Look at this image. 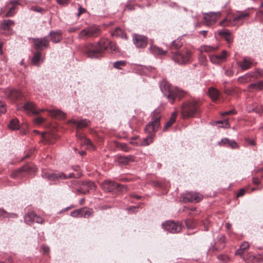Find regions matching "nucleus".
<instances>
[{"label":"nucleus","instance_id":"3c124183","mask_svg":"<svg viewBox=\"0 0 263 263\" xmlns=\"http://www.w3.org/2000/svg\"><path fill=\"white\" fill-rule=\"evenodd\" d=\"M14 7H12L9 9V11L6 13L5 16L7 17H11L14 15Z\"/></svg>","mask_w":263,"mask_h":263},{"label":"nucleus","instance_id":"393cba45","mask_svg":"<svg viewBox=\"0 0 263 263\" xmlns=\"http://www.w3.org/2000/svg\"><path fill=\"white\" fill-rule=\"evenodd\" d=\"M218 34L224 38L228 43H232L233 36L228 30H221L218 32Z\"/></svg>","mask_w":263,"mask_h":263},{"label":"nucleus","instance_id":"7c9ffc66","mask_svg":"<svg viewBox=\"0 0 263 263\" xmlns=\"http://www.w3.org/2000/svg\"><path fill=\"white\" fill-rule=\"evenodd\" d=\"M177 115V112L176 111H174L172 114L170 120L166 123L164 126V130L167 129L168 128L170 127L173 125V124L175 122L176 120Z\"/></svg>","mask_w":263,"mask_h":263},{"label":"nucleus","instance_id":"58836bf2","mask_svg":"<svg viewBox=\"0 0 263 263\" xmlns=\"http://www.w3.org/2000/svg\"><path fill=\"white\" fill-rule=\"evenodd\" d=\"M117 146L118 148L122 149L124 152H129L132 148L129 147L127 144L124 143H118L117 144Z\"/></svg>","mask_w":263,"mask_h":263},{"label":"nucleus","instance_id":"cd10ccee","mask_svg":"<svg viewBox=\"0 0 263 263\" xmlns=\"http://www.w3.org/2000/svg\"><path fill=\"white\" fill-rule=\"evenodd\" d=\"M249 15V13L246 12H240L237 14L233 16V20L234 22H241Z\"/></svg>","mask_w":263,"mask_h":263},{"label":"nucleus","instance_id":"2f4dec72","mask_svg":"<svg viewBox=\"0 0 263 263\" xmlns=\"http://www.w3.org/2000/svg\"><path fill=\"white\" fill-rule=\"evenodd\" d=\"M43 61V60L41 59V53L36 52L34 53L33 57L32 59V62L34 65L39 66L40 63L42 62Z\"/></svg>","mask_w":263,"mask_h":263},{"label":"nucleus","instance_id":"f03ea898","mask_svg":"<svg viewBox=\"0 0 263 263\" xmlns=\"http://www.w3.org/2000/svg\"><path fill=\"white\" fill-rule=\"evenodd\" d=\"M160 87L163 95L171 103H173L176 99L181 100L185 96V92L178 87H173L166 81L161 82Z\"/></svg>","mask_w":263,"mask_h":263},{"label":"nucleus","instance_id":"f3484780","mask_svg":"<svg viewBox=\"0 0 263 263\" xmlns=\"http://www.w3.org/2000/svg\"><path fill=\"white\" fill-rule=\"evenodd\" d=\"M100 43L103 44L104 47V51L109 49L110 52L113 53H117L119 52L118 48L114 42L106 39H102L100 40Z\"/></svg>","mask_w":263,"mask_h":263},{"label":"nucleus","instance_id":"13d9d810","mask_svg":"<svg viewBox=\"0 0 263 263\" xmlns=\"http://www.w3.org/2000/svg\"><path fill=\"white\" fill-rule=\"evenodd\" d=\"M43 253L44 254H48L49 253V248L46 246H43L42 247Z\"/></svg>","mask_w":263,"mask_h":263},{"label":"nucleus","instance_id":"4468645a","mask_svg":"<svg viewBox=\"0 0 263 263\" xmlns=\"http://www.w3.org/2000/svg\"><path fill=\"white\" fill-rule=\"evenodd\" d=\"M34 47L36 50L41 51L49 46V42L47 37L33 39Z\"/></svg>","mask_w":263,"mask_h":263},{"label":"nucleus","instance_id":"bb28decb","mask_svg":"<svg viewBox=\"0 0 263 263\" xmlns=\"http://www.w3.org/2000/svg\"><path fill=\"white\" fill-rule=\"evenodd\" d=\"M69 123H73L77 126L79 128H82L88 126L89 121L86 119H83L81 120H76L74 119H71L69 120Z\"/></svg>","mask_w":263,"mask_h":263},{"label":"nucleus","instance_id":"a878e982","mask_svg":"<svg viewBox=\"0 0 263 263\" xmlns=\"http://www.w3.org/2000/svg\"><path fill=\"white\" fill-rule=\"evenodd\" d=\"M49 35L51 41L54 43L60 42L62 39V32L60 31H51Z\"/></svg>","mask_w":263,"mask_h":263},{"label":"nucleus","instance_id":"f8f14e48","mask_svg":"<svg viewBox=\"0 0 263 263\" xmlns=\"http://www.w3.org/2000/svg\"><path fill=\"white\" fill-rule=\"evenodd\" d=\"M4 93L6 98L11 101H15L23 98L22 92L16 89L7 88Z\"/></svg>","mask_w":263,"mask_h":263},{"label":"nucleus","instance_id":"f257e3e1","mask_svg":"<svg viewBox=\"0 0 263 263\" xmlns=\"http://www.w3.org/2000/svg\"><path fill=\"white\" fill-rule=\"evenodd\" d=\"M160 110L155 109L152 115V120L145 126V131L149 135L146 138H144L142 145L147 146L153 142V135L152 133L156 132L160 126Z\"/></svg>","mask_w":263,"mask_h":263},{"label":"nucleus","instance_id":"a18cd8bd","mask_svg":"<svg viewBox=\"0 0 263 263\" xmlns=\"http://www.w3.org/2000/svg\"><path fill=\"white\" fill-rule=\"evenodd\" d=\"M182 45V43L179 40H176L172 42V46L177 49Z\"/></svg>","mask_w":263,"mask_h":263},{"label":"nucleus","instance_id":"774afa93","mask_svg":"<svg viewBox=\"0 0 263 263\" xmlns=\"http://www.w3.org/2000/svg\"><path fill=\"white\" fill-rule=\"evenodd\" d=\"M0 263H12V260L11 258H9L4 261H1Z\"/></svg>","mask_w":263,"mask_h":263},{"label":"nucleus","instance_id":"49530a36","mask_svg":"<svg viewBox=\"0 0 263 263\" xmlns=\"http://www.w3.org/2000/svg\"><path fill=\"white\" fill-rule=\"evenodd\" d=\"M217 258L224 262H227L230 260L229 257L226 255H219L217 256Z\"/></svg>","mask_w":263,"mask_h":263},{"label":"nucleus","instance_id":"4c0bfd02","mask_svg":"<svg viewBox=\"0 0 263 263\" xmlns=\"http://www.w3.org/2000/svg\"><path fill=\"white\" fill-rule=\"evenodd\" d=\"M252 78H258L263 77V70L260 69H256L253 71H251Z\"/></svg>","mask_w":263,"mask_h":263},{"label":"nucleus","instance_id":"412c9836","mask_svg":"<svg viewBox=\"0 0 263 263\" xmlns=\"http://www.w3.org/2000/svg\"><path fill=\"white\" fill-rule=\"evenodd\" d=\"M116 161L120 165H127L129 162L135 161V157L131 155L126 156H120L118 157Z\"/></svg>","mask_w":263,"mask_h":263},{"label":"nucleus","instance_id":"a19ab883","mask_svg":"<svg viewBox=\"0 0 263 263\" xmlns=\"http://www.w3.org/2000/svg\"><path fill=\"white\" fill-rule=\"evenodd\" d=\"M81 140L84 144L86 145L88 148H93V145L91 141L88 138L83 137L81 138Z\"/></svg>","mask_w":263,"mask_h":263},{"label":"nucleus","instance_id":"39448f33","mask_svg":"<svg viewBox=\"0 0 263 263\" xmlns=\"http://www.w3.org/2000/svg\"><path fill=\"white\" fill-rule=\"evenodd\" d=\"M192 52L190 50L183 49L181 50H177L172 52V60L180 65H184L190 62L191 58Z\"/></svg>","mask_w":263,"mask_h":263},{"label":"nucleus","instance_id":"e2e57ef3","mask_svg":"<svg viewBox=\"0 0 263 263\" xmlns=\"http://www.w3.org/2000/svg\"><path fill=\"white\" fill-rule=\"evenodd\" d=\"M224 73L226 76L231 77L233 74L234 71L232 69H229L225 71Z\"/></svg>","mask_w":263,"mask_h":263},{"label":"nucleus","instance_id":"4be33fe9","mask_svg":"<svg viewBox=\"0 0 263 263\" xmlns=\"http://www.w3.org/2000/svg\"><path fill=\"white\" fill-rule=\"evenodd\" d=\"M227 52L223 50L221 53L214 55L211 57V61L213 63L219 64L226 60Z\"/></svg>","mask_w":263,"mask_h":263},{"label":"nucleus","instance_id":"ea45409f","mask_svg":"<svg viewBox=\"0 0 263 263\" xmlns=\"http://www.w3.org/2000/svg\"><path fill=\"white\" fill-rule=\"evenodd\" d=\"M201 51H203L206 52L214 51L218 49L217 46H212L208 45H204L201 47Z\"/></svg>","mask_w":263,"mask_h":263},{"label":"nucleus","instance_id":"72a5a7b5","mask_svg":"<svg viewBox=\"0 0 263 263\" xmlns=\"http://www.w3.org/2000/svg\"><path fill=\"white\" fill-rule=\"evenodd\" d=\"M253 77L252 76V74H251V72H249L243 76L240 77L238 78V80L242 83H246L251 81V79Z\"/></svg>","mask_w":263,"mask_h":263},{"label":"nucleus","instance_id":"69168bd1","mask_svg":"<svg viewBox=\"0 0 263 263\" xmlns=\"http://www.w3.org/2000/svg\"><path fill=\"white\" fill-rule=\"evenodd\" d=\"M236 114V111L234 109H232L231 110H229L228 111H226L222 113V115H234Z\"/></svg>","mask_w":263,"mask_h":263},{"label":"nucleus","instance_id":"6e6552de","mask_svg":"<svg viewBox=\"0 0 263 263\" xmlns=\"http://www.w3.org/2000/svg\"><path fill=\"white\" fill-rule=\"evenodd\" d=\"M101 33V30L97 26L93 25L82 30L79 34V38L86 39L89 37L98 36Z\"/></svg>","mask_w":263,"mask_h":263},{"label":"nucleus","instance_id":"473e14b6","mask_svg":"<svg viewBox=\"0 0 263 263\" xmlns=\"http://www.w3.org/2000/svg\"><path fill=\"white\" fill-rule=\"evenodd\" d=\"M9 128L12 130H16L19 129L20 125L18 120L17 119H13L10 121L8 125Z\"/></svg>","mask_w":263,"mask_h":263},{"label":"nucleus","instance_id":"b1692460","mask_svg":"<svg viewBox=\"0 0 263 263\" xmlns=\"http://www.w3.org/2000/svg\"><path fill=\"white\" fill-rule=\"evenodd\" d=\"M221 145L229 147L231 148H236L238 147V144L234 140H229L228 138H224L221 139V141L219 142Z\"/></svg>","mask_w":263,"mask_h":263},{"label":"nucleus","instance_id":"864d4df0","mask_svg":"<svg viewBox=\"0 0 263 263\" xmlns=\"http://www.w3.org/2000/svg\"><path fill=\"white\" fill-rule=\"evenodd\" d=\"M34 219H33L34 222L38 223H42L44 221V219L42 217L37 216L35 213L34 214Z\"/></svg>","mask_w":263,"mask_h":263},{"label":"nucleus","instance_id":"7ed1b4c3","mask_svg":"<svg viewBox=\"0 0 263 263\" xmlns=\"http://www.w3.org/2000/svg\"><path fill=\"white\" fill-rule=\"evenodd\" d=\"M249 247V244L248 242H243L239 249L237 250L235 253L236 255L240 256L245 261L247 262H261L263 261V255L258 254L255 255L249 253L247 251V249Z\"/></svg>","mask_w":263,"mask_h":263},{"label":"nucleus","instance_id":"dca6fc26","mask_svg":"<svg viewBox=\"0 0 263 263\" xmlns=\"http://www.w3.org/2000/svg\"><path fill=\"white\" fill-rule=\"evenodd\" d=\"M100 185L105 191L107 192H111L115 187H118L122 192L125 191L126 189L125 186L120 185L116 182H101Z\"/></svg>","mask_w":263,"mask_h":263},{"label":"nucleus","instance_id":"603ef678","mask_svg":"<svg viewBox=\"0 0 263 263\" xmlns=\"http://www.w3.org/2000/svg\"><path fill=\"white\" fill-rule=\"evenodd\" d=\"M256 105V103H252L251 104L248 105L246 107V110L248 112H254V107H255V106Z\"/></svg>","mask_w":263,"mask_h":263},{"label":"nucleus","instance_id":"8fccbe9b","mask_svg":"<svg viewBox=\"0 0 263 263\" xmlns=\"http://www.w3.org/2000/svg\"><path fill=\"white\" fill-rule=\"evenodd\" d=\"M217 124H219V126L221 127L227 128L229 126L228 121L227 120L224 121H218Z\"/></svg>","mask_w":263,"mask_h":263},{"label":"nucleus","instance_id":"052dcab7","mask_svg":"<svg viewBox=\"0 0 263 263\" xmlns=\"http://www.w3.org/2000/svg\"><path fill=\"white\" fill-rule=\"evenodd\" d=\"M8 213L4 209H0V217H7L8 216Z\"/></svg>","mask_w":263,"mask_h":263},{"label":"nucleus","instance_id":"de8ad7c7","mask_svg":"<svg viewBox=\"0 0 263 263\" xmlns=\"http://www.w3.org/2000/svg\"><path fill=\"white\" fill-rule=\"evenodd\" d=\"M253 182L254 184V186L251 188V191H254L256 190H259L262 187V186L260 185V182L256 181V182Z\"/></svg>","mask_w":263,"mask_h":263},{"label":"nucleus","instance_id":"9d476101","mask_svg":"<svg viewBox=\"0 0 263 263\" xmlns=\"http://www.w3.org/2000/svg\"><path fill=\"white\" fill-rule=\"evenodd\" d=\"M203 199L202 195L199 193L190 192L183 194L181 197V201L183 202H200Z\"/></svg>","mask_w":263,"mask_h":263},{"label":"nucleus","instance_id":"aec40b11","mask_svg":"<svg viewBox=\"0 0 263 263\" xmlns=\"http://www.w3.org/2000/svg\"><path fill=\"white\" fill-rule=\"evenodd\" d=\"M39 112V114L41 112H43L45 110L48 111L49 114L53 117L58 118L60 119H64L65 118V114L64 112L62 111L61 110L59 109H40L39 110H37Z\"/></svg>","mask_w":263,"mask_h":263},{"label":"nucleus","instance_id":"0e129e2a","mask_svg":"<svg viewBox=\"0 0 263 263\" xmlns=\"http://www.w3.org/2000/svg\"><path fill=\"white\" fill-rule=\"evenodd\" d=\"M69 0H57L58 4L61 5H66L68 3Z\"/></svg>","mask_w":263,"mask_h":263},{"label":"nucleus","instance_id":"ddd939ff","mask_svg":"<svg viewBox=\"0 0 263 263\" xmlns=\"http://www.w3.org/2000/svg\"><path fill=\"white\" fill-rule=\"evenodd\" d=\"M163 228L172 233H177L181 231L182 227L180 223L174 221H168L163 223Z\"/></svg>","mask_w":263,"mask_h":263},{"label":"nucleus","instance_id":"09e8293b","mask_svg":"<svg viewBox=\"0 0 263 263\" xmlns=\"http://www.w3.org/2000/svg\"><path fill=\"white\" fill-rule=\"evenodd\" d=\"M254 112L257 114H261L263 112V106L261 105H257L256 104L255 107H254Z\"/></svg>","mask_w":263,"mask_h":263},{"label":"nucleus","instance_id":"9b49d317","mask_svg":"<svg viewBox=\"0 0 263 263\" xmlns=\"http://www.w3.org/2000/svg\"><path fill=\"white\" fill-rule=\"evenodd\" d=\"M220 12H210L203 14V24L207 26L214 25L221 17Z\"/></svg>","mask_w":263,"mask_h":263},{"label":"nucleus","instance_id":"bf43d9fd","mask_svg":"<svg viewBox=\"0 0 263 263\" xmlns=\"http://www.w3.org/2000/svg\"><path fill=\"white\" fill-rule=\"evenodd\" d=\"M85 11V9L82 8L81 6H80L78 8V12L77 14V16L79 17L81 14L84 13Z\"/></svg>","mask_w":263,"mask_h":263},{"label":"nucleus","instance_id":"423d86ee","mask_svg":"<svg viewBox=\"0 0 263 263\" xmlns=\"http://www.w3.org/2000/svg\"><path fill=\"white\" fill-rule=\"evenodd\" d=\"M87 55L90 58H97L104 51V47L100 41L94 43H87L85 46Z\"/></svg>","mask_w":263,"mask_h":263},{"label":"nucleus","instance_id":"f704fd0d","mask_svg":"<svg viewBox=\"0 0 263 263\" xmlns=\"http://www.w3.org/2000/svg\"><path fill=\"white\" fill-rule=\"evenodd\" d=\"M249 89H257L261 90L263 89V80L260 81L257 83H252L248 85Z\"/></svg>","mask_w":263,"mask_h":263},{"label":"nucleus","instance_id":"5fc2aeb1","mask_svg":"<svg viewBox=\"0 0 263 263\" xmlns=\"http://www.w3.org/2000/svg\"><path fill=\"white\" fill-rule=\"evenodd\" d=\"M81 209L76 210L71 213V216L74 217H80Z\"/></svg>","mask_w":263,"mask_h":263},{"label":"nucleus","instance_id":"c9c22d12","mask_svg":"<svg viewBox=\"0 0 263 263\" xmlns=\"http://www.w3.org/2000/svg\"><path fill=\"white\" fill-rule=\"evenodd\" d=\"M35 213L33 212H29L25 217V221L28 224H31L34 222Z\"/></svg>","mask_w":263,"mask_h":263},{"label":"nucleus","instance_id":"a211bd4d","mask_svg":"<svg viewBox=\"0 0 263 263\" xmlns=\"http://www.w3.org/2000/svg\"><path fill=\"white\" fill-rule=\"evenodd\" d=\"M17 110H23L28 114H39V112L35 108L34 104L31 102H27L23 106L18 107Z\"/></svg>","mask_w":263,"mask_h":263},{"label":"nucleus","instance_id":"c03bdc74","mask_svg":"<svg viewBox=\"0 0 263 263\" xmlns=\"http://www.w3.org/2000/svg\"><path fill=\"white\" fill-rule=\"evenodd\" d=\"M45 121V119L40 116H37L34 118L33 119L34 123L36 125H40L42 123H43Z\"/></svg>","mask_w":263,"mask_h":263},{"label":"nucleus","instance_id":"4d7b16f0","mask_svg":"<svg viewBox=\"0 0 263 263\" xmlns=\"http://www.w3.org/2000/svg\"><path fill=\"white\" fill-rule=\"evenodd\" d=\"M248 190H249L248 189H244V188L241 189L239 191L238 193H237V197L243 196L244 195V194H245V193L247 192V191H248Z\"/></svg>","mask_w":263,"mask_h":263},{"label":"nucleus","instance_id":"1a4fd4ad","mask_svg":"<svg viewBox=\"0 0 263 263\" xmlns=\"http://www.w3.org/2000/svg\"><path fill=\"white\" fill-rule=\"evenodd\" d=\"M36 170V168L33 165L27 164L13 172L11 176L13 179H18L24 176L27 173L35 172Z\"/></svg>","mask_w":263,"mask_h":263},{"label":"nucleus","instance_id":"20e7f679","mask_svg":"<svg viewBox=\"0 0 263 263\" xmlns=\"http://www.w3.org/2000/svg\"><path fill=\"white\" fill-rule=\"evenodd\" d=\"M199 103L195 100L187 101L182 103L181 114L183 118L194 117L199 111Z\"/></svg>","mask_w":263,"mask_h":263},{"label":"nucleus","instance_id":"e433bc0d","mask_svg":"<svg viewBox=\"0 0 263 263\" xmlns=\"http://www.w3.org/2000/svg\"><path fill=\"white\" fill-rule=\"evenodd\" d=\"M186 227L187 229H193L196 224V222L194 219L192 218H188L185 221Z\"/></svg>","mask_w":263,"mask_h":263},{"label":"nucleus","instance_id":"680f3d73","mask_svg":"<svg viewBox=\"0 0 263 263\" xmlns=\"http://www.w3.org/2000/svg\"><path fill=\"white\" fill-rule=\"evenodd\" d=\"M155 52L159 54H165L166 52V51L163 50L162 49L157 47L155 49Z\"/></svg>","mask_w":263,"mask_h":263},{"label":"nucleus","instance_id":"6ab92c4d","mask_svg":"<svg viewBox=\"0 0 263 263\" xmlns=\"http://www.w3.org/2000/svg\"><path fill=\"white\" fill-rule=\"evenodd\" d=\"M14 22L11 20H5L3 21L1 24V29L3 30V33L10 34L12 32L11 27L14 25Z\"/></svg>","mask_w":263,"mask_h":263},{"label":"nucleus","instance_id":"c756f323","mask_svg":"<svg viewBox=\"0 0 263 263\" xmlns=\"http://www.w3.org/2000/svg\"><path fill=\"white\" fill-rule=\"evenodd\" d=\"M92 213L93 210L91 209L84 207L81 209L80 217L88 218L92 214Z\"/></svg>","mask_w":263,"mask_h":263},{"label":"nucleus","instance_id":"338daca9","mask_svg":"<svg viewBox=\"0 0 263 263\" xmlns=\"http://www.w3.org/2000/svg\"><path fill=\"white\" fill-rule=\"evenodd\" d=\"M203 224L204 225V230L208 231L209 230V222L208 220H205L203 222Z\"/></svg>","mask_w":263,"mask_h":263},{"label":"nucleus","instance_id":"6e6d98bb","mask_svg":"<svg viewBox=\"0 0 263 263\" xmlns=\"http://www.w3.org/2000/svg\"><path fill=\"white\" fill-rule=\"evenodd\" d=\"M6 111V108L5 103L0 101V112L5 113Z\"/></svg>","mask_w":263,"mask_h":263},{"label":"nucleus","instance_id":"2eb2a0df","mask_svg":"<svg viewBox=\"0 0 263 263\" xmlns=\"http://www.w3.org/2000/svg\"><path fill=\"white\" fill-rule=\"evenodd\" d=\"M133 41L135 46L139 48H145L147 45V39L142 35L135 34L133 36Z\"/></svg>","mask_w":263,"mask_h":263},{"label":"nucleus","instance_id":"5701e85b","mask_svg":"<svg viewBox=\"0 0 263 263\" xmlns=\"http://www.w3.org/2000/svg\"><path fill=\"white\" fill-rule=\"evenodd\" d=\"M237 63L241 70H246L250 68L253 65V61L250 58L244 57L242 61H238Z\"/></svg>","mask_w":263,"mask_h":263},{"label":"nucleus","instance_id":"0eeeda50","mask_svg":"<svg viewBox=\"0 0 263 263\" xmlns=\"http://www.w3.org/2000/svg\"><path fill=\"white\" fill-rule=\"evenodd\" d=\"M44 175L46 179L50 181H54L55 180H66L69 178H77L81 176V174L77 173L76 174L73 173H69L66 175L62 172L55 173H45Z\"/></svg>","mask_w":263,"mask_h":263},{"label":"nucleus","instance_id":"79ce46f5","mask_svg":"<svg viewBox=\"0 0 263 263\" xmlns=\"http://www.w3.org/2000/svg\"><path fill=\"white\" fill-rule=\"evenodd\" d=\"M94 182H82V187L81 190H85L86 192L89 191L88 187L91 185H93Z\"/></svg>","mask_w":263,"mask_h":263},{"label":"nucleus","instance_id":"c85d7f7f","mask_svg":"<svg viewBox=\"0 0 263 263\" xmlns=\"http://www.w3.org/2000/svg\"><path fill=\"white\" fill-rule=\"evenodd\" d=\"M209 93L210 98L212 99L213 101L217 100L219 95V91L213 87H210L209 88Z\"/></svg>","mask_w":263,"mask_h":263},{"label":"nucleus","instance_id":"37998d69","mask_svg":"<svg viewBox=\"0 0 263 263\" xmlns=\"http://www.w3.org/2000/svg\"><path fill=\"white\" fill-rule=\"evenodd\" d=\"M126 62L123 61H116L114 63V67L118 69H120L122 66H125Z\"/></svg>","mask_w":263,"mask_h":263}]
</instances>
